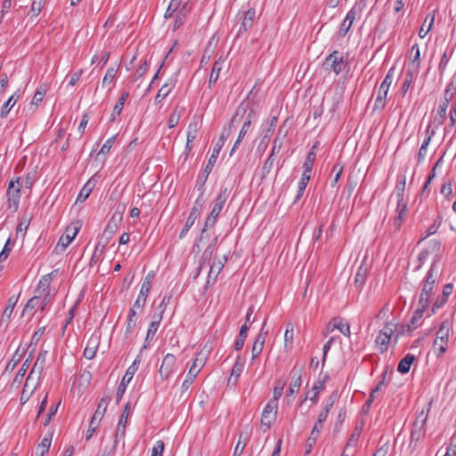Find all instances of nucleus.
Wrapping results in <instances>:
<instances>
[{
	"label": "nucleus",
	"mask_w": 456,
	"mask_h": 456,
	"mask_svg": "<svg viewBox=\"0 0 456 456\" xmlns=\"http://www.w3.org/2000/svg\"><path fill=\"white\" fill-rule=\"evenodd\" d=\"M348 66L347 61L337 50L330 53L324 60L323 67L327 70L333 71L336 75L340 74Z\"/></svg>",
	"instance_id": "obj_5"
},
{
	"label": "nucleus",
	"mask_w": 456,
	"mask_h": 456,
	"mask_svg": "<svg viewBox=\"0 0 456 456\" xmlns=\"http://www.w3.org/2000/svg\"><path fill=\"white\" fill-rule=\"evenodd\" d=\"M448 344V330L444 329V326H441L439 330L436 333V338L434 341V347L438 350L439 354H442L445 353L446 347Z\"/></svg>",
	"instance_id": "obj_19"
},
{
	"label": "nucleus",
	"mask_w": 456,
	"mask_h": 456,
	"mask_svg": "<svg viewBox=\"0 0 456 456\" xmlns=\"http://www.w3.org/2000/svg\"><path fill=\"white\" fill-rule=\"evenodd\" d=\"M418 74H419V70L412 69L407 67V69L405 71L404 77H403V82L402 85L403 95L406 94V93L410 89L411 84L417 77Z\"/></svg>",
	"instance_id": "obj_25"
},
{
	"label": "nucleus",
	"mask_w": 456,
	"mask_h": 456,
	"mask_svg": "<svg viewBox=\"0 0 456 456\" xmlns=\"http://www.w3.org/2000/svg\"><path fill=\"white\" fill-rule=\"evenodd\" d=\"M278 403L268 402L261 416V428L264 432L270 429L273 421L276 418Z\"/></svg>",
	"instance_id": "obj_10"
},
{
	"label": "nucleus",
	"mask_w": 456,
	"mask_h": 456,
	"mask_svg": "<svg viewBox=\"0 0 456 456\" xmlns=\"http://www.w3.org/2000/svg\"><path fill=\"white\" fill-rule=\"evenodd\" d=\"M199 129L200 124L198 121H192L189 124L187 130L188 143H191L196 139Z\"/></svg>",
	"instance_id": "obj_48"
},
{
	"label": "nucleus",
	"mask_w": 456,
	"mask_h": 456,
	"mask_svg": "<svg viewBox=\"0 0 456 456\" xmlns=\"http://www.w3.org/2000/svg\"><path fill=\"white\" fill-rule=\"evenodd\" d=\"M78 227L77 226H74L73 227V232L72 234H69V233H66L64 235H62L59 241H58V244H57V247H61V249H64L66 248V247L70 244V242L74 240V238L76 237L77 232H78Z\"/></svg>",
	"instance_id": "obj_44"
},
{
	"label": "nucleus",
	"mask_w": 456,
	"mask_h": 456,
	"mask_svg": "<svg viewBox=\"0 0 456 456\" xmlns=\"http://www.w3.org/2000/svg\"><path fill=\"white\" fill-rule=\"evenodd\" d=\"M245 365V358L238 356L231 370L230 377L228 379V385L235 386L237 381L243 371Z\"/></svg>",
	"instance_id": "obj_18"
},
{
	"label": "nucleus",
	"mask_w": 456,
	"mask_h": 456,
	"mask_svg": "<svg viewBox=\"0 0 456 456\" xmlns=\"http://www.w3.org/2000/svg\"><path fill=\"white\" fill-rule=\"evenodd\" d=\"M428 310H429L428 307H424V305L418 304V307L415 310V312L413 313L411 322L408 324L402 325L399 328L398 334H396V339L400 336H404L406 334H409L411 331H413L414 330H416L417 328H419V326H421L424 314L426 312H428Z\"/></svg>",
	"instance_id": "obj_6"
},
{
	"label": "nucleus",
	"mask_w": 456,
	"mask_h": 456,
	"mask_svg": "<svg viewBox=\"0 0 456 456\" xmlns=\"http://www.w3.org/2000/svg\"><path fill=\"white\" fill-rule=\"evenodd\" d=\"M98 345L97 338H90L84 349V356L88 360L93 359L97 352Z\"/></svg>",
	"instance_id": "obj_41"
},
{
	"label": "nucleus",
	"mask_w": 456,
	"mask_h": 456,
	"mask_svg": "<svg viewBox=\"0 0 456 456\" xmlns=\"http://www.w3.org/2000/svg\"><path fill=\"white\" fill-rule=\"evenodd\" d=\"M20 180V177L11 180L6 191L7 208L12 212H16L19 208L21 188Z\"/></svg>",
	"instance_id": "obj_7"
},
{
	"label": "nucleus",
	"mask_w": 456,
	"mask_h": 456,
	"mask_svg": "<svg viewBox=\"0 0 456 456\" xmlns=\"http://www.w3.org/2000/svg\"><path fill=\"white\" fill-rule=\"evenodd\" d=\"M255 114H256L255 110L253 108H251L249 110V111L248 112V114H247L246 120L244 121V123L242 125V127H241V129H240V131L239 133L238 138L235 141V142L233 144V147L232 148L231 155L239 147L240 143L241 142V141L243 140L244 136L248 133V129H249V127L251 126V123H252V118L255 116Z\"/></svg>",
	"instance_id": "obj_16"
},
{
	"label": "nucleus",
	"mask_w": 456,
	"mask_h": 456,
	"mask_svg": "<svg viewBox=\"0 0 456 456\" xmlns=\"http://www.w3.org/2000/svg\"><path fill=\"white\" fill-rule=\"evenodd\" d=\"M322 390H324V387H322V383L321 382H315L312 387V395L309 397V400L311 402H313L314 403H317V399H318V396H319V394L320 392H322Z\"/></svg>",
	"instance_id": "obj_61"
},
{
	"label": "nucleus",
	"mask_w": 456,
	"mask_h": 456,
	"mask_svg": "<svg viewBox=\"0 0 456 456\" xmlns=\"http://www.w3.org/2000/svg\"><path fill=\"white\" fill-rule=\"evenodd\" d=\"M428 419V413H425L424 411H421L420 413L417 416L413 426L412 430L411 432V441L410 445L414 444L416 445L417 442L419 441L424 436V428L426 425V421Z\"/></svg>",
	"instance_id": "obj_9"
},
{
	"label": "nucleus",
	"mask_w": 456,
	"mask_h": 456,
	"mask_svg": "<svg viewBox=\"0 0 456 456\" xmlns=\"http://www.w3.org/2000/svg\"><path fill=\"white\" fill-rule=\"evenodd\" d=\"M330 324H332L333 329L338 330L344 336L350 337V325L347 322L340 318H334Z\"/></svg>",
	"instance_id": "obj_37"
},
{
	"label": "nucleus",
	"mask_w": 456,
	"mask_h": 456,
	"mask_svg": "<svg viewBox=\"0 0 456 456\" xmlns=\"http://www.w3.org/2000/svg\"><path fill=\"white\" fill-rule=\"evenodd\" d=\"M118 223L115 221V217L113 216L107 224L106 228L103 232V236H106L107 239H110L117 231Z\"/></svg>",
	"instance_id": "obj_56"
},
{
	"label": "nucleus",
	"mask_w": 456,
	"mask_h": 456,
	"mask_svg": "<svg viewBox=\"0 0 456 456\" xmlns=\"http://www.w3.org/2000/svg\"><path fill=\"white\" fill-rule=\"evenodd\" d=\"M408 202H397L395 216L394 217L393 225L395 231L400 230L403 220L408 214Z\"/></svg>",
	"instance_id": "obj_17"
},
{
	"label": "nucleus",
	"mask_w": 456,
	"mask_h": 456,
	"mask_svg": "<svg viewBox=\"0 0 456 456\" xmlns=\"http://www.w3.org/2000/svg\"><path fill=\"white\" fill-rule=\"evenodd\" d=\"M140 362H141V358H140V356H137L134 360L132 364L126 370L125 375L123 376V378L118 387V389H117V393H116L117 403H118L120 402L123 395L125 394V392L126 390L127 385L131 382L135 372L137 371Z\"/></svg>",
	"instance_id": "obj_8"
},
{
	"label": "nucleus",
	"mask_w": 456,
	"mask_h": 456,
	"mask_svg": "<svg viewBox=\"0 0 456 456\" xmlns=\"http://www.w3.org/2000/svg\"><path fill=\"white\" fill-rule=\"evenodd\" d=\"M40 297H41V295L36 294L34 297H32L30 299H28V301L26 303V305H24V308L22 310V313H21L22 317L26 316L27 314L31 315L30 312L35 308L40 309V305H39Z\"/></svg>",
	"instance_id": "obj_38"
},
{
	"label": "nucleus",
	"mask_w": 456,
	"mask_h": 456,
	"mask_svg": "<svg viewBox=\"0 0 456 456\" xmlns=\"http://www.w3.org/2000/svg\"><path fill=\"white\" fill-rule=\"evenodd\" d=\"M199 373H197V370L195 368H190L189 371L186 375L185 379L183 380L182 384V389L183 391L188 390V388L191 387V385L193 383L195 378L197 377Z\"/></svg>",
	"instance_id": "obj_50"
},
{
	"label": "nucleus",
	"mask_w": 456,
	"mask_h": 456,
	"mask_svg": "<svg viewBox=\"0 0 456 456\" xmlns=\"http://www.w3.org/2000/svg\"><path fill=\"white\" fill-rule=\"evenodd\" d=\"M361 12L360 8H356V6L352 7L348 12L346 13L345 19L343 20L339 29H338V35L341 37H344L348 31L351 29L353 23L356 18V16Z\"/></svg>",
	"instance_id": "obj_15"
},
{
	"label": "nucleus",
	"mask_w": 456,
	"mask_h": 456,
	"mask_svg": "<svg viewBox=\"0 0 456 456\" xmlns=\"http://www.w3.org/2000/svg\"><path fill=\"white\" fill-rule=\"evenodd\" d=\"M398 324L394 322H387L379 330L376 338L375 343L380 353H385L388 349L392 336L396 332L398 334Z\"/></svg>",
	"instance_id": "obj_4"
},
{
	"label": "nucleus",
	"mask_w": 456,
	"mask_h": 456,
	"mask_svg": "<svg viewBox=\"0 0 456 456\" xmlns=\"http://www.w3.org/2000/svg\"><path fill=\"white\" fill-rule=\"evenodd\" d=\"M164 449V442L162 440L157 441L151 449V456H162Z\"/></svg>",
	"instance_id": "obj_64"
},
{
	"label": "nucleus",
	"mask_w": 456,
	"mask_h": 456,
	"mask_svg": "<svg viewBox=\"0 0 456 456\" xmlns=\"http://www.w3.org/2000/svg\"><path fill=\"white\" fill-rule=\"evenodd\" d=\"M116 141V135L111 136L110 138L107 139L106 142L103 143L102 148L100 149L98 155H106L110 152V149L112 148L114 142Z\"/></svg>",
	"instance_id": "obj_59"
},
{
	"label": "nucleus",
	"mask_w": 456,
	"mask_h": 456,
	"mask_svg": "<svg viewBox=\"0 0 456 456\" xmlns=\"http://www.w3.org/2000/svg\"><path fill=\"white\" fill-rule=\"evenodd\" d=\"M224 61L222 58H219L217 61L214 62L208 80L209 87H212V86H214L218 80L219 74L224 66Z\"/></svg>",
	"instance_id": "obj_30"
},
{
	"label": "nucleus",
	"mask_w": 456,
	"mask_h": 456,
	"mask_svg": "<svg viewBox=\"0 0 456 456\" xmlns=\"http://www.w3.org/2000/svg\"><path fill=\"white\" fill-rule=\"evenodd\" d=\"M227 262V256H223L221 258L215 257L214 261L210 266L211 273H215V275L213 277V282L216 281L217 276L224 268L225 263Z\"/></svg>",
	"instance_id": "obj_40"
},
{
	"label": "nucleus",
	"mask_w": 456,
	"mask_h": 456,
	"mask_svg": "<svg viewBox=\"0 0 456 456\" xmlns=\"http://www.w3.org/2000/svg\"><path fill=\"white\" fill-rule=\"evenodd\" d=\"M411 61L408 68L419 70L420 67V51L418 44H414L410 51Z\"/></svg>",
	"instance_id": "obj_27"
},
{
	"label": "nucleus",
	"mask_w": 456,
	"mask_h": 456,
	"mask_svg": "<svg viewBox=\"0 0 456 456\" xmlns=\"http://www.w3.org/2000/svg\"><path fill=\"white\" fill-rule=\"evenodd\" d=\"M175 87V83L171 80L170 82H167L164 84L159 90L158 91V94L155 96V102L160 103L165 98H167L172 90Z\"/></svg>",
	"instance_id": "obj_33"
},
{
	"label": "nucleus",
	"mask_w": 456,
	"mask_h": 456,
	"mask_svg": "<svg viewBox=\"0 0 456 456\" xmlns=\"http://www.w3.org/2000/svg\"><path fill=\"white\" fill-rule=\"evenodd\" d=\"M176 357L172 354H167L161 362L159 373L162 379H167L175 370Z\"/></svg>",
	"instance_id": "obj_12"
},
{
	"label": "nucleus",
	"mask_w": 456,
	"mask_h": 456,
	"mask_svg": "<svg viewBox=\"0 0 456 456\" xmlns=\"http://www.w3.org/2000/svg\"><path fill=\"white\" fill-rule=\"evenodd\" d=\"M337 396L338 395H337L336 392L332 393L329 396V398L327 400V403L324 405L322 410L318 414V417H317L318 420L322 421L324 423V421L327 419V417L329 415L330 411L331 410V408L333 407L334 403L337 400Z\"/></svg>",
	"instance_id": "obj_32"
},
{
	"label": "nucleus",
	"mask_w": 456,
	"mask_h": 456,
	"mask_svg": "<svg viewBox=\"0 0 456 456\" xmlns=\"http://www.w3.org/2000/svg\"><path fill=\"white\" fill-rule=\"evenodd\" d=\"M56 273L57 270H54L45 275H43L39 280L37 288L36 289V294L41 295V293L50 292V284L53 281V278L56 276Z\"/></svg>",
	"instance_id": "obj_20"
},
{
	"label": "nucleus",
	"mask_w": 456,
	"mask_h": 456,
	"mask_svg": "<svg viewBox=\"0 0 456 456\" xmlns=\"http://www.w3.org/2000/svg\"><path fill=\"white\" fill-rule=\"evenodd\" d=\"M51 443H52V435H50L49 437L45 436L41 440V443L38 445V448L41 449L40 456H44L45 453L48 452L50 446H51Z\"/></svg>",
	"instance_id": "obj_63"
},
{
	"label": "nucleus",
	"mask_w": 456,
	"mask_h": 456,
	"mask_svg": "<svg viewBox=\"0 0 456 456\" xmlns=\"http://www.w3.org/2000/svg\"><path fill=\"white\" fill-rule=\"evenodd\" d=\"M46 354L47 351L43 350L39 352L36 362L34 363L32 370L28 377V380L30 379L33 374H37L39 376L42 373L45 364Z\"/></svg>",
	"instance_id": "obj_24"
},
{
	"label": "nucleus",
	"mask_w": 456,
	"mask_h": 456,
	"mask_svg": "<svg viewBox=\"0 0 456 456\" xmlns=\"http://www.w3.org/2000/svg\"><path fill=\"white\" fill-rule=\"evenodd\" d=\"M450 123L444 128L445 133L450 131V128L453 127L456 124V102L452 103L449 112Z\"/></svg>",
	"instance_id": "obj_60"
},
{
	"label": "nucleus",
	"mask_w": 456,
	"mask_h": 456,
	"mask_svg": "<svg viewBox=\"0 0 456 456\" xmlns=\"http://www.w3.org/2000/svg\"><path fill=\"white\" fill-rule=\"evenodd\" d=\"M362 433V428L356 427L353 433L351 434L346 446L345 451L348 449L349 447H354L357 444V442L359 440L360 435Z\"/></svg>",
	"instance_id": "obj_54"
},
{
	"label": "nucleus",
	"mask_w": 456,
	"mask_h": 456,
	"mask_svg": "<svg viewBox=\"0 0 456 456\" xmlns=\"http://www.w3.org/2000/svg\"><path fill=\"white\" fill-rule=\"evenodd\" d=\"M448 301V297H444V295H440L436 297V299L434 301L430 312L428 313L427 316H430L431 314H435L439 308L443 307L445 303Z\"/></svg>",
	"instance_id": "obj_53"
},
{
	"label": "nucleus",
	"mask_w": 456,
	"mask_h": 456,
	"mask_svg": "<svg viewBox=\"0 0 456 456\" xmlns=\"http://www.w3.org/2000/svg\"><path fill=\"white\" fill-rule=\"evenodd\" d=\"M168 6H169V9L171 11H175V12H180L183 11L191 10L188 7L187 3L183 0H171Z\"/></svg>",
	"instance_id": "obj_51"
},
{
	"label": "nucleus",
	"mask_w": 456,
	"mask_h": 456,
	"mask_svg": "<svg viewBox=\"0 0 456 456\" xmlns=\"http://www.w3.org/2000/svg\"><path fill=\"white\" fill-rule=\"evenodd\" d=\"M30 220H31V217L27 216H23L20 218L19 224L17 226V234L19 232H23L25 234V232H27L28 226L30 224Z\"/></svg>",
	"instance_id": "obj_58"
},
{
	"label": "nucleus",
	"mask_w": 456,
	"mask_h": 456,
	"mask_svg": "<svg viewBox=\"0 0 456 456\" xmlns=\"http://www.w3.org/2000/svg\"><path fill=\"white\" fill-rule=\"evenodd\" d=\"M415 361V356L411 354H407L398 363L397 370L402 374L409 372L411 364Z\"/></svg>",
	"instance_id": "obj_35"
},
{
	"label": "nucleus",
	"mask_w": 456,
	"mask_h": 456,
	"mask_svg": "<svg viewBox=\"0 0 456 456\" xmlns=\"http://www.w3.org/2000/svg\"><path fill=\"white\" fill-rule=\"evenodd\" d=\"M395 70V67H391L388 69L384 80L380 84L377 97L375 99L374 106H373L374 111L381 110L385 108L386 103H387V93H388L389 87L394 80Z\"/></svg>",
	"instance_id": "obj_3"
},
{
	"label": "nucleus",
	"mask_w": 456,
	"mask_h": 456,
	"mask_svg": "<svg viewBox=\"0 0 456 456\" xmlns=\"http://www.w3.org/2000/svg\"><path fill=\"white\" fill-rule=\"evenodd\" d=\"M159 325H160V318H159L158 321L151 322L148 330H147L146 338H145L146 341L153 339Z\"/></svg>",
	"instance_id": "obj_55"
},
{
	"label": "nucleus",
	"mask_w": 456,
	"mask_h": 456,
	"mask_svg": "<svg viewBox=\"0 0 456 456\" xmlns=\"http://www.w3.org/2000/svg\"><path fill=\"white\" fill-rule=\"evenodd\" d=\"M368 268L362 264L358 267L354 276V284L358 289H362L366 282Z\"/></svg>",
	"instance_id": "obj_39"
},
{
	"label": "nucleus",
	"mask_w": 456,
	"mask_h": 456,
	"mask_svg": "<svg viewBox=\"0 0 456 456\" xmlns=\"http://www.w3.org/2000/svg\"><path fill=\"white\" fill-rule=\"evenodd\" d=\"M126 425L118 423L115 436H114V444H113L110 451L108 452L107 456H110V455L114 454L116 448H117V444H118V442L120 440L124 439L126 436Z\"/></svg>",
	"instance_id": "obj_34"
},
{
	"label": "nucleus",
	"mask_w": 456,
	"mask_h": 456,
	"mask_svg": "<svg viewBox=\"0 0 456 456\" xmlns=\"http://www.w3.org/2000/svg\"><path fill=\"white\" fill-rule=\"evenodd\" d=\"M311 175L307 174H302V177L300 179V182L298 183L297 192L295 197L294 202H297L303 196V193L307 186L308 182L310 181Z\"/></svg>",
	"instance_id": "obj_43"
},
{
	"label": "nucleus",
	"mask_w": 456,
	"mask_h": 456,
	"mask_svg": "<svg viewBox=\"0 0 456 456\" xmlns=\"http://www.w3.org/2000/svg\"><path fill=\"white\" fill-rule=\"evenodd\" d=\"M253 94V90H250V92L248 93V96L246 99H244L240 103V105L238 106L233 117L232 118V120H231V126L232 124H234L235 122H238L240 118H241L245 114L246 112L248 111V110H249L252 107H249V102H248V98H249V95H251Z\"/></svg>",
	"instance_id": "obj_23"
},
{
	"label": "nucleus",
	"mask_w": 456,
	"mask_h": 456,
	"mask_svg": "<svg viewBox=\"0 0 456 456\" xmlns=\"http://www.w3.org/2000/svg\"><path fill=\"white\" fill-rule=\"evenodd\" d=\"M94 186L95 181H94L92 178L89 179L80 190L77 197L76 203L84 202L89 197Z\"/></svg>",
	"instance_id": "obj_29"
},
{
	"label": "nucleus",
	"mask_w": 456,
	"mask_h": 456,
	"mask_svg": "<svg viewBox=\"0 0 456 456\" xmlns=\"http://www.w3.org/2000/svg\"><path fill=\"white\" fill-rule=\"evenodd\" d=\"M343 170H344V167L342 164L340 163H336L334 166H333V168H332V172H335V175H334V178L331 182V186L332 187H335L343 173Z\"/></svg>",
	"instance_id": "obj_57"
},
{
	"label": "nucleus",
	"mask_w": 456,
	"mask_h": 456,
	"mask_svg": "<svg viewBox=\"0 0 456 456\" xmlns=\"http://www.w3.org/2000/svg\"><path fill=\"white\" fill-rule=\"evenodd\" d=\"M128 96H129V94L127 92H124L120 95V97L118 98V102H116V104L113 108L112 119L115 118L116 115H119L121 113L124 104H125L126 99L128 98Z\"/></svg>",
	"instance_id": "obj_49"
},
{
	"label": "nucleus",
	"mask_w": 456,
	"mask_h": 456,
	"mask_svg": "<svg viewBox=\"0 0 456 456\" xmlns=\"http://www.w3.org/2000/svg\"><path fill=\"white\" fill-rule=\"evenodd\" d=\"M285 387V382L281 379H278L275 381V386L273 387V397L271 402L278 403L279 399L281 397L283 389Z\"/></svg>",
	"instance_id": "obj_52"
},
{
	"label": "nucleus",
	"mask_w": 456,
	"mask_h": 456,
	"mask_svg": "<svg viewBox=\"0 0 456 456\" xmlns=\"http://www.w3.org/2000/svg\"><path fill=\"white\" fill-rule=\"evenodd\" d=\"M304 365L296 364L290 371L291 381L287 391V395L290 396L298 393L302 384V372Z\"/></svg>",
	"instance_id": "obj_11"
},
{
	"label": "nucleus",
	"mask_w": 456,
	"mask_h": 456,
	"mask_svg": "<svg viewBox=\"0 0 456 456\" xmlns=\"http://www.w3.org/2000/svg\"><path fill=\"white\" fill-rule=\"evenodd\" d=\"M438 276V266L436 262L432 264L425 278L421 281V291L419 297V305L424 307L430 306V299L436 293V282Z\"/></svg>",
	"instance_id": "obj_1"
},
{
	"label": "nucleus",
	"mask_w": 456,
	"mask_h": 456,
	"mask_svg": "<svg viewBox=\"0 0 456 456\" xmlns=\"http://www.w3.org/2000/svg\"><path fill=\"white\" fill-rule=\"evenodd\" d=\"M293 338H294V327L291 323L286 325V330L284 333V349L287 352H291L293 349Z\"/></svg>",
	"instance_id": "obj_36"
},
{
	"label": "nucleus",
	"mask_w": 456,
	"mask_h": 456,
	"mask_svg": "<svg viewBox=\"0 0 456 456\" xmlns=\"http://www.w3.org/2000/svg\"><path fill=\"white\" fill-rule=\"evenodd\" d=\"M319 142H316L306 155L305 160L303 164L304 174L311 175L314 162L316 158V150L318 149Z\"/></svg>",
	"instance_id": "obj_22"
},
{
	"label": "nucleus",
	"mask_w": 456,
	"mask_h": 456,
	"mask_svg": "<svg viewBox=\"0 0 456 456\" xmlns=\"http://www.w3.org/2000/svg\"><path fill=\"white\" fill-rule=\"evenodd\" d=\"M284 136H285V134L281 135V127H280L278 130V133L276 134V137L273 140L271 152L263 165L261 179H265L270 174L271 170L273 169L274 162L277 159V156L279 155V153L281 150L282 138Z\"/></svg>",
	"instance_id": "obj_2"
},
{
	"label": "nucleus",
	"mask_w": 456,
	"mask_h": 456,
	"mask_svg": "<svg viewBox=\"0 0 456 456\" xmlns=\"http://www.w3.org/2000/svg\"><path fill=\"white\" fill-rule=\"evenodd\" d=\"M19 97L20 95L15 93L7 100V102L1 108V118H5L7 116L11 109L13 107V105L19 99Z\"/></svg>",
	"instance_id": "obj_46"
},
{
	"label": "nucleus",
	"mask_w": 456,
	"mask_h": 456,
	"mask_svg": "<svg viewBox=\"0 0 456 456\" xmlns=\"http://www.w3.org/2000/svg\"><path fill=\"white\" fill-rule=\"evenodd\" d=\"M228 196L229 190L227 188H221L219 194L215 200V204L210 213L219 216L224 208V205L227 200Z\"/></svg>",
	"instance_id": "obj_21"
},
{
	"label": "nucleus",
	"mask_w": 456,
	"mask_h": 456,
	"mask_svg": "<svg viewBox=\"0 0 456 456\" xmlns=\"http://www.w3.org/2000/svg\"><path fill=\"white\" fill-rule=\"evenodd\" d=\"M197 218H198V209H197L196 206H194L191 208V210L187 217V220L185 222V224L179 234L180 239H183L186 236L188 231L194 224Z\"/></svg>",
	"instance_id": "obj_28"
},
{
	"label": "nucleus",
	"mask_w": 456,
	"mask_h": 456,
	"mask_svg": "<svg viewBox=\"0 0 456 456\" xmlns=\"http://www.w3.org/2000/svg\"><path fill=\"white\" fill-rule=\"evenodd\" d=\"M130 412H131L130 403H126V405L124 406V409L122 411V413L119 417L118 423L123 424V425H127Z\"/></svg>",
	"instance_id": "obj_62"
},
{
	"label": "nucleus",
	"mask_w": 456,
	"mask_h": 456,
	"mask_svg": "<svg viewBox=\"0 0 456 456\" xmlns=\"http://www.w3.org/2000/svg\"><path fill=\"white\" fill-rule=\"evenodd\" d=\"M190 11L191 10L175 12V20H174V24H173L174 31L180 28L185 23Z\"/></svg>",
	"instance_id": "obj_47"
},
{
	"label": "nucleus",
	"mask_w": 456,
	"mask_h": 456,
	"mask_svg": "<svg viewBox=\"0 0 456 456\" xmlns=\"http://www.w3.org/2000/svg\"><path fill=\"white\" fill-rule=\"evenodd\" d=\"M441 224H442V217L440 216H437L436 217V219L434 220L433 224L427 229L425 233L421 236L419 242H420L421 240H424L430 235L435 234L437 232L438 228L440 227Z\"/></svg>",
	"instance_id": "obj_45"
},
{
	"label": "nucleus",
	"mask_w": 456,
	"mask_h": 456,
	"mask_svg": "<svg viewBox=\"0 0 456 456\" xmlns=\"http://www.w3.org/2000/svg\"><path fill=\"white\" fill-rule=\"evenodd\" d=\"M238 16L241 19V23L238 30V34L240 35L246 32L253 26L256 17L255 7H248L247 10L240 12Z\"/></svg>",
	"instance_id": "obj_14"
},
{
	"label": "nucleus",
	"mask_w": 456,
	"mask_h": 456,
	"mask_svg": "<svg viewBox=\"0 0 456 456\" xmlns=\"http://www.w3.org/2000/svg\"><path fill=\"white\" fill-rule=\"evenodd\" d=\"M110 401V397H109V396L102 397L101 399L100 403H98L97 409L93 416V418H94V420L95 419H99L100 421L102 420L103 415L105 414V411L107 410Z\"/></svg>",
	"instance_id": "obj_42"
},
{
	"label": "nucleus",
	"mask_w": 456,
	"mask_h": 456,
	"mask_svg": "<svg viewBox=\"0 0 456 456\" xmlns=\"http://www.w3.org/2000/svg\"><path fill=\"white\" fill-rule=\"evenodd\" d=\"M221 149H222V144H219V142H216V144L213 148L212 154L210 155V157L208 160V164L205 167L204 171H203L205 179L208 178V175L212 171V168L216 162V159H217V157L219 155Z\"/></svg>",
	"instance_id": "obj_26"
},
{
	"label": "nucleus",
	"mask_w": 456,
	"mask_h": 456,
	"mask_svg": "<svg viewBox=\"0 0 456 456\" xmlns=\"http://www.w3.org/2000/svg\"><path fill=\"white\" fill-rule=\"evenodd\" d=\"M265 325H266V322L265 321L264 323L262 324V327H261L258 334L255 338V341L253 343L252 350H251V353H252L251 361H254L255 359H256L263 351L265 338L268 334V330L265 329Z\"/></svg>",
	"instance_id": "obj_13"
},
{
	"label": "nucleus",
	"mask_w": 456,
	"mask_h": 456,
	"mask_svg": "<svg viewBox=\"0 0 456 456\" xmlns=\"http://www.w3.org/2000/svg\"><path fill=\"white\" fill-rule=\"evenodd\" d=\"M19 297L20 294L18 296L12 295L9 297L7 305L2 314V322H9L13 313V309L19 301Z\"/></svg>",
	"instance_id": "obj_31"
}]
</instances>
